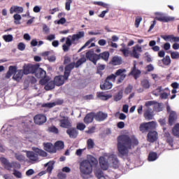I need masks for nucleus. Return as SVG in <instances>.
I'll return each instance as SVG.
<instances>
[{
	"label": "nucleus",
	"instance_id": "obj_14",
	"mask_svg": "<svg viewBox=\"0 0 179 179\" xmlns=\"http://www.w3.org/2000/svg\"><path fill=\"white\" fill-rule=\"evenodd\" d=\"M66 133L69 135V138L72 139H76V138H78V135H79L78 129L72 126L66 131Z\"/></svg>",
	"mask_w": 179,
	"mask_h": 179
},
{
	"label": "nucleus",
	"instance_id": "obj_49",
	"mask_svg": "<svg viewBox=\"0 0 179 179\" xmlns=\"http://www.w3.org/2000/svg\"><path fill=\"white\" fill-rule=\"evenodd\" d=\"M115 79H117V76L115 74H110V76H108L106 78V80L110 82V80H112V82L115 83Z\"/></svg>",
	"mask_w": 179,
	"mask_h": 179
},
{
	"label": "nucleus",
	"instance_id": "obj_42",
	"mask_svg": "<svg viewBox=\"0 0 179 179\" xmlns=\"http://www.w3.org/2000/svg\"><path fill=\"white\" fill-rule=\"evenodd\" d=\"M108 159H112V163L113 166H115V167H118V158H117V157H115V155H110L108 157Z\"/></svg>",
	"mask_w": 179,
	"mask_h": 179
},
{
	"label": "nucleus",
	"instance_id": "obj_18",
	"mask_svg": "<svg viewBox=\"0 0 179 179\" xmlns=\"http://www.w3.org/2000/svg\"><path fill=\"white\" fill-rule=\"evenodd\" d=\"M107 117H108V115L107 113H103L102 111H99L96 113H94V120L99 122H101V121H104L107 118Z\"/></svg>",
	"mask_w": 179,
	"mask_h": 179
},
{
	"label": "nucleus",
	"instance_id": "obj_44",
	"mask_svg": "<svg viewBox=\"0 0 179 179\" xmlns=\"http://www.w3.org/2000/svg\"><path fill=\"white\" fill-rule=\"evenodd\" d=\"M165 92H163L160 95L161 99H164V100L169 98V94H170V90H169V88H165Z\"/></svg>",
	"mask_w": 179,
	"mask_h": 179
},
{
	"label": "nucleus",
	"instance_id": "obj_9",
	"mask_svg": "<svg viewBox=\"0 0 179 179\" xmlns=\"http://www.w3.org/2000/svg\"><path fill=\"white\" fill-rule=\"evenodd\" d=\"M38 68L37 64H27L23 66V73L24 75H29V73H34L36 69Z\"/></svg>",
	"mask_w": 179,
	"mask_h": 179
},
{
	"label": "nucleus",
	"instance_id": "obj_1",
	"mask_svg": "<svg viewBox=\"0 0 179 179\" xmlns=\"http://www.w3.org/2000/svg\"><path fill=\"white\" fill-rule=\"evenodd\" d=\"M138 145H139L138 139H131L127 134L117 136V152L120 156H127L129 153V150L132 149V146H138Z\"/></svg>",
	"mask_w": 179,
	"mask_h": 179
},
{
	"label": "nucleus",
	"instance_id": "obj_31",
	"mask_svg": "<svg viewBox=\"0 0 179 179\" xmlns=\"http://www.w3.org/2000/svg\"><path fill=\"white\" fill-rule=\"evenodd\" d=\"M122 48L120 49V52H122L123 56L127 58L129 57V48H125V45L122 44Z\"/></svg>",
	"mask_w": 179,
	"mask_h": 179
},
{
	"label": "nucleus",
	"instance_id": "obj_30",
	"mask_svg": "<svg viewBox=\"0 0 179 179\" xmlns=\"http://www.w3.org/2000/svg\"><path fill=\"white\" fill-rule=\"evenodd\" d=\"M177 120V113L175 111H171L169 117V125H173L174 122Z\"/></svg>",
	"mask_w": 179,
	"mask_h": 179
},
{
	"label": "nucleus",
	"instance_id": "obj_45",
	"mask_svg": "<svg viewBox=\"0 0 179 179\" xmlns=\"http://www.w3.org/2000/svg\"><path fill=\"white\" fill-rule=\"evenodd\" d=\"M3 39L4 40V41H6V43H10V41H13V36H12L11 34L3 35Z\"/></svg>",
	"mask_w": 179,
	"mask_h": 179
},
{
	"label": "nucleus",
	"instance_id": "obj_54",
	"mask_svg": "<svg viewBox=\"0 0 179 179\" xmlns=\"http://www.w3.org/2000/svg\"><path fill=\"white\" fill-rule=\"evenodd\" d=\"M131 55L134 58H136V59H139V57H140L141 54H139V53H138V52H136V49H135V48H133V51H132Z\"/></svg>",
	"mask_w": 179,
	"mask_h": 179
},
{
	"label": "nucleus",
	"instance_id": "obj_57",
	"mask_svg": "<svg viewBox=\"0 0 179 179\" xmlns=\"http://www.w3.org/2000/svg\"><path fill=\"white\" fill-rule=\"evenodd\" d=\"M132 89H134V87L131 85H128V86L124 90L125 94H129V93L132 92Z\"/></svg>",
	"mask_w": 179,
	"mask_h": 179
},
{
	"label": "nucleus",
	"instance_id": "obj_11",
	"mask_svg": "<svg viewBox=\"0 0 179 179\" xmlns=\"http://www.w3.org/2000/svg\"><path fill=\"white\" fill-rule=\"evenodd\" d=\"M13 127L10 125H8L6 129H5V126H3V127L1 129V136H3V138H6V136L13 135Z\"/></svg>",
	"mask_w": 179,
	"mask_h": 179
},
{
	"label": "nucleus",
	"instance_id": "obj_64",
	"mask_svg": "<svg viewBox=\"0 0 179 179\" xmlns=\"http://www.w3.org/2000/svg\"><path fill=\"white\" fill-rule=\"evenodd\" d=\"M12 167H13L14 170H16V169H20L21 166H20V164H19L17 162H13Z\"/></svg>",
	"mask_w": 179,
	"mask_h": 179
},
{
	"label": "nucleus",
	"instance_id": "obj_33",
	"mask_svg": "<svg viewBox=\"0 0 179 179\" xmlns=\"http://www.w3.org/2000/svg\"><path fill=\"white\" fill-rule=\"evenodd\" d=\"M148 160V162H155V160H157V153L155 152H150Z\"/></svg>",
	"mask_w": 179,
	"mask_h": 179
},
{
	"label": "nucleus",
	"instance_id": "obj_50",
	"mask_svg": "<svg viewBox=\"0 0 179 179\" xmlns=\"http://www.w3.org/2000/svg\"><path fill=\"white\" fill-rule=\"evenodd\" d=\"M94 175L99 178H103L104 177V173L102 172L101 170H96L94 173Z\"/></svg>",
	"mask_w": 179,
	"mask_h": 179
},
{
	"label": "nucleus",
	"instance_id": "obj_55",
	"mask_svg": "<svg viewBox=\"0 0 179 179\" xmlns=\"http://www.w3.org/2000/svg\"><path fill=\"white\" fill-rule=\"evenodd\" d=\"M142 22V17L138 16L136 17L135 20V26L136 27H139V24H141V22Z\"/></svg>",
	"mask_w": 179,
	"mask_h": 179
},
{
	"label": "nucleus",
	"instance_id": "obj_29",
	"mask_svg": "<svg viewBox=\"0 0 179 179\" xmlns=\"http://www.w3.org/2000/svg\"><path fill=\"white\" fill-rule=\"evenodd\" d=\"M110 64L114 66L122 65V57H121L120 56H114L111 59Z\"/></svg>",
	"mask_w": 179,
	"mask_h": 179
},
{
	"label": "nucleus",
	"instance_id": "obj_59",
	"mask_svg": "<svg viewBox=\"0 0 179 179\" xmlns=\"http://www.w3.org/2000/svg\"><path fill=\"white\" fill-rule=\"evenodd\" d=\"M71 3H72V0H66V3H65L66 10H71Z\"/></svg>",
	"mask_w": 179,
	"mask_h": 179
},
{
	"label": "nucleus",
	"instance_id": "obj_13",
	"mask_svg": "<svg viewBox=\"0 0 179 179\" xmlns=\"http://www.w3.org/2000/svg\"><path fill=\"white\" fill-rule=\"evenodd\" d=\"M36 66H38V68L35 69V72L34 73L36 78H38V79L45 78V76H47V72H45V71H44L43 69L40 68V64H36Z\"/></svg>",
	"mask_w": 179,
	"mask_h": 179
},
{
	"label": "nucleus",
	"instance_id": "obj_43",
	"mask_svg": "<svg viewBox=\"0 0 179 179\" xmlns=\"http://www.w3.org/2000/svg\"><path fill=\"white\" fill-rule=\"evenodd\" d=\"M48 132H52V134H59V131L58 130V128H57L55 126H51L49 127L48 129Z\"/></svg>",
	"mask_w": 179,
	"mask_h": 179
},
{
	"label": "nucleus",
	"instance_id": "obj_41",
	"mask_svg": "<svg viewBox=\"0 0 179 179\" xmlns=\"http://www.w3.org/2000/svg\"><path fill=\"white\" fill-rule=\"evenodd\" d=\"M48 166V168L46 169L47 172L49 173H51L53 169H54V162H48L46 164H45V166L47 167Z\"/></svg>",
	"mask_w": 179,
	"mask_h": 179
},
{
	"label": "nucleus",
	"instance_id": "obj_16",
	"mask_svg": "<svg viewBox=\"0 0 179 179\" xmlns=\"http://www.w3.org/2000/svg\"><path fill=\"white\" fill-rule=\"evenodd\" d=\"M143 117L148 121H150V120H153V118L155 117V112L152 108H148L144 110Z\"/></svg>",
	"mask_w": 179,
	"mask_h": 179
},
{
	"label": "nucleus",
	"instance_id": "obj_63",
	"mask_svg": "<svg viewBox=\"0 0 179 179\" xmlns=\"http://www.w3.org/2000/svg\"><path fill=\"white\" fill-rule=\"evenodd\" d=\"M161 37L163 40H165V41H169L172 43L173 35L162 36Z\"/></svg>",
	"mask_w": 179,
	"mask_h": 179
},
{
	"label": "nucleus",
	"instance_id": "obj_53",
	"mask_svg": "<svg viewBox=\"0 0 179 179\" xmlns=\"http://www.w3.org/2000/svg\"><path fill=\"white\" fill-rule=\"evenodd\" d=\"M94 5H98V6H103V8H108V4L103 3V1H94Z\"/></svg>",
	"mask_w": 179,
	"mask_h": 179
},
{
	"label": "nucleus",
	"instance_id": "obj_58",
	"mask_svg": "<svg viewBox=\"0 0 179 179\" xmlns=\"http://www.w3.org/2000/svg\"><path fill=\"white\" fill-rule=\"evenodd\" d=\"M171 57L172 58V59H178L179 52H171Z\"/></svg>",
	"mask_w": 179,
	"mask_h": 179
},
{
	"label": "nucleus",
	"instance_id": "obj_8",
	"mask_svg": "<svg viewBox=\"0 0 179 179\" xmlns=\"http://www.w3.org/2000/svg\"><path fill=\"white\" fill-rule=\"evenodd\" d=\"M115 75L117 78V76H119L117 80V84L120 85V83H122L125 78H127V69H119L118 70L116 71L115 73Z\"/></svg>",
	"mask_w": 179,
	"mask_h": 179
},
{
	"label": "nucleus",
	"instance_id": "obj_2",
	"mask_svg": "<svg viewBox=\"0 0 179 179\" xmlns=\"http://www.w3.org/2000/svg\"><path fill=\"white\" fill-rule=\"evenodd\" d=\"M99 162L94 157L90 156L88 159L83 160L80 163V176L83 179H89L93 173V166H96Z\"/></svg>",
	"mask_w": 179,
	"mask_h": 179
},
{
	"label": "nucleus",
	"instance_id": "obj_23",
	"mask_svg": "<svg viewBox=\"0 0 179 179\" xmlns=\"http://www.w3.org/2000/svg\"><path fill=\"white\" fill-rule=\"evenodd\" d=\"M42 56L43 57H48L47 59L49 62H55V60L57 59V57L52 53L51 51H46L42 53Z\"/></svg>",
	"mask_w": 179,
	"mask_h": 179
},
{
	"label": "nucleus",
	"instance_id": "obj_35",
	"mask_svg": "<svg viewBox=\"0 0 179 179\" xmlns=\"http://www.w3.org/2000/svg\"><path fill=\"white\" fill-rule=\"evenodd\" d=\"M56 85L55 81H49L47 85H45V90H52L55 87Z\"/></svg>",
	"mask_w": 179,
	"mask_h": 179
},
{
	"label": "nucleus",
	"instance_id": "obj_7",
	"mask_svg": "<svg viewBox=\"0 0 179 179\" xmlns=\"http://www.w3.org/2000/svg\"><path fill=\"white\" fill-rule=\"evenodd\" d=\"M155 20H158V22H162L163 23H169V22L174 21V17L166 16V14L162 13H155Z\"/></svg>",
	"mask_w": 179,
	"mask_h": 179
},
{
	"label": "nucleus",
	"instance_id": "obj_56",
	"mask_svg": "<svg viewBox=\"0 0 179 179\" xmlns=\"http://www.w3.org/2000/svg\"><path fill=\"white\" fill-rule=\"evenodd\" d=\"M85 128H86V125L85 124L78 123V124H77L76 129H79V131H84Z\"/></svg>",
	"mask_w": 179,
	"mask_h": 179
},
{
	"label": "nucleus",
	"instance_id": "obj_22",
	"mask_svg": "<svg viewBox=\"0 0 179 179\" xmlns=\"http://www.w3.org/2000/svg\"><path fill=\"white\" fill-rule=\"evenodd\" d=\"M17 72V66H10L8 67V71L6 73V79H10L12 77V75Z\"/></svg>",
	"mask_w": 179,
	"mask_h": 179
},
{
	"label": "nucleus",
	"instance_id": "obj_19",
	"mask_svg": "<svg viewBox=\"0 0 179 179\" xmlns=\"http://www.w3.org/2000/svg\"><path fill=\"white\" fill-rule=\"evenodd\" d=\"M65 80H68V79L65 78V73H64V76H57L54 78L56 86H62L65 83Z\"/></svg>",
	"mask_w": 179,
	"mask_h": 179
},
{
	"label": "nucleus",
	"instance_id": "obj_6",
	"mask_svg": "<svg viewBox=\"0 0 179 179\" xmlns=\"http://www.w3.org/2000/svg\"><path fill=\"white\" fill-rule=\"evenodd\" d=\"M83 37H85V31H79L78 34L72 36L71 41L69 38H66L65 45L71 47L72 44H76L75 41H79Z\"/></svg>",
	"mask_w": 179,
	"mask_h": 179
},
{
	"label": "nucleus",
	"instance_id": "obj_27",
	"mask_svg": "<svg viewBox=\"0 0 179 179\" xmlns=\"http://www.w3.org/2000/svg\"><path fill=\"white\" fill-rule=\"evenodd\" d=\"M99 164L102 170H107L108 169V161L104 157H99Z\"/></svg>",
	"mask_w": 179,
	"mask_h": 179
},
{
	"label": "nucleus",
	"instance_id": "obj_37",
	"mask_svg": "<svg viewBox=\"0 0 179 179\" xmlns=\"http://www.w3.org/2000/svg\"><path fill=\"white\" fill-rule=\"evenodd\" d=\"M94 148V141H93V139L89 138L87 141V149L88 150H90Z\"/></svg>",
	"mask_w": 179,
	"mask_h": 179
},
{
	"label": "nucleus",
	"instance_id": "obj_32",
	"mask_svg": "<svg viewBox=\"0 0 179 179\" xmlns=\"http://www.w3.org/2000/svg\"><path fill=\"white\" fill-rule=\"evenodd\" d=\"M23 78V71L22 70H17V73L14 74L13 76V79L16 80V82H19Z\"/></svg>",
	"mask_w": 179,
	"mask_h": 179
},
{
	"label": "nucleus",
	"instance_id": "obj_34",
	"mask_svg": "<svg viewBox=\"0 0 179 179\" xmlns=\"http://www.w3.org/2000/svg\"><path fill=\"white\" fill-rule=\"evenodd\" d=\"M55 148L56 149V152H57V150H62V149H64V144L63 141H57L55 143Z\"/></svg>",
	"mask_w": 179,
	"mask_h": 179
},
{
	"label": "nucleus",
	"instance_id": "obj_21",
	"mask_svg": "<svg viewBox=\"0 0 179 179\" xmlns=\"http://www.w3.org/2000/svg\"><path fill=\"white\" fill-rule=\"evenodd\" d=\"M44 150L48 153H57L55 145H52L51 143H46L43 144Z\"/></svg>",
	"mask_w": 179,
	"mask_h": 179
},
{
	"label": "nucleus",
	"instance_id": "obj_26",
	"mask_svg": "<svg viewBox=\"0 0 179 179\" xmlns=\"http://www.w3.org/2000/svg\"><path fill=\"white\" fill-rule=\"evenodd\" d=\"M113 88V83L108 81V80H105L103 83H101L100 89L101 90H110V89Z\"/></svg>",
	"mask_w": 179,
	"mask_h": 179
},
{
	"label": "nucleus",
	"instance_id": "obj_60",
	"mask_svg": "<svg viewBox=\"0 0 179 179\" xmlns=\"http://www.w3.org/2000/svg\"><path fill=\"white\" fill-rule=\"evenodd\" d=\"M166 142L171 148H173L174 145V138L173 137H169V138H166Z\"/></svg>",
	"mask_w": 179,
	"mask_h": 179
},
{
	"label": "nucleus",
	"instance_id": "obj_15",
	"mask_svg": "<svg viewBox=\"0 0 179 179\" xmlns=\"http://www.w3.org/2000/svg\"><path fill=\"white\" fill-rule=\"evenodd\" d=\"M75 68V62H71L67 64L64 68V78L68 79L71 75L72 69Z\"/></svg>",
	"mask_w": 179,
	"mask_h": 179
},
{
	"label": "nucleus",
	"instance_id": "obj_10",
	"mask_svg": "<svg viewBox=\"0 0 179 179\" xmlns=\"http://www.w3.org/2000/svg\"><path fill=\"white\" fill-rule=\"evenodd\" d=\"M141 73H142V71L141 70L136 69V61H134V66L131 69V71L129 73V76H131L134 78L136 80H138L139 76H141Z\"/></svg>",
	"mask_w": 179,
	"mask_h": 179
},
{
	"label": "nucleus",
	"instance_id": "obj_25",
	"mask_svg": "<svg viewBox=\"0 0 179 179\" xmlns=\"http://www.w3.org/2000/svg\"><path fill=\"white\" fill-rule=\"evenodd\" d=\"M61 128H66V129L71 128L72 127V123L69 121V119L64 118L59 120Z\"/></svg>",
	"mask_w": 179,
	"mask_h": 179
},
{
	"label": "nucleus",
	"instance_id": "obj_48",
	"mask_svg": "<svg viewBox=\"0 0 179 179\" xmlns=\"http://www.w3.org/2000/svg\"><path fill=\"white\" fill-rule=\"evenodd\" d=\"M13 18L16 20L14 22L15 24H20V22L19 20H22V16L19 14H15L13 15Z\"/></svg>",
	"mask_w": 179,
	"mask_h": 179
},
{
	"label": "nucleus",
	"instance_id": "obj_38",
	"mask_svg": "<svg viewBox=\"0 0 179 179\" xmlns=\"http://www.w3.org/2000/svg\"><path fill=\"white\" fill-rule=\"evenodd\" d=\"M141 84L143 89H149V87H150V83L149 82V80L144 79L141 80Z\"/></svg>",
	"mask_w": 179,
	"mask_h": 179
},
{
	"label": "nucleus",
	"instance_id": "obj_24",
	"mask_svg": "<svg viewBox=\"0 0 179 179\" xmlns=\"http://www.w3.org/2000/svg\"><path fill=\"white\" fill-rule=\"evenodd\" d=\"M0 162L3 164L4 169H6V170H8V171H12V162H9V160L5 157H1Z\"/></svg>",
	"mask_w": 179,
	"mask_h": 179
},
{
	"label": "nucleus",
	"instance_id": "obj_3",
	"mask_svg": "<svg viewBox=\"0 0 179 179\" xmlns=\"http://www.w3.org/2000/svg\"><path fill=\"white\" fill-rule=\"evenodd\" d=\"M85 57L89 61L92 62L94 65H97V62L99 59H103V61H108V58H110V52H103L97 55L94 53V51L89 50L86 52Z\"/></svg>",
	"mask_w": 179,
	"mask_h": 179
},
{
	"label": "nucleus",
	"instance_id": "obj_20",
	"mask_svg": "<svg viewBox=\"0 0 179 179\" xmlns=\"http://www.w3.org/2000/svg\"><path fill=\"white\" fill-rule=\"evenodd\" d=\"M158 134L156 131H149L147 136V141L153 143V142H156L157 141Z\"/></svg>",
	"mask_w": 179,
	"mask_h": 179
},
{
	"label": "nucleus",
	"instance_id": "obj_61",
	"mask_svg": "<svg viewBox=\"0 0 179 179\" xmlns=\"http://www.w3.org/2000/svg\"><path fill=\"white\" fill-rule=\"evenodd\" d=\"M92 41H93V40H92V39L88 40L85 43V45L81 48H80V50H78V52H80V51H82V50L86 48V47H89V45H90V43H92Z\"/></svg>",
	"mask_w": 179,
	"mask_h": 179
},
{
	"label": "nucleus",
	"instance_id": "obj_36",
	"mask_svg": "<svg viewBox=\"0 0 179 179\" xmlns=\"http://www.w3.org/2000/svg\"><path fill=\"white\" fill-rule=\"evenodd\" d=\"M162 64L165 65V66H169L170 64H171V59L170 58V56L166 55L165 57H164L162 59Z\"/></svg>",
	"mask_w": 179,
	"mask_h": 179
},
{
	"label": "nucleus",
	"instance_id": "obj_4",
	"mask_svg": "<svg viewBox=\"0 0 179 179\" xmlns=\"http://www.w3.org/2000/svg\"><path fill=\"white\" fill-rule=\"evenodd\" d=\"M34 152L33 151H28L27 152V157L29 160L31 162H37L38 160V156L41 157H47V152L43 150H40L39 148H35Z\"/></svg>",
	"mask_w": 179,
	"mask_h": 179
},
{
	"label": "nucleus",
	"instance_id": "obj_17",
	"mask_svg": "<svg viewBox=\"0 0 179 179\" xmlns=\"http://www.w3.org/2000/svg\"><path fill=\"white\" fill-rule=\"evenodd\" d=\"M61 104H64V100L57 99L55 102L43 103L42 107H45L46 108H52V107H55V106H61Z\"/></svg>",
	"mask_w": 179,
	"mask_h": 179
},
{
	"label": "nucleus",
	"instance_id": "obj_40",
	"mask_svg": "<svg viewBox=\"0 0 179 179\" xmlns=\"http://www.w3.org/2000/svg\"><path fill=\"white\" fill-rule=\"evenodd\" d=\"M85 62H86V57H83L81 58H80L76 63H75V68H78L80 66V65H82V64H85Z\"/></svg>",
	"mask_w": 179,
	"mask_h": 179
},
{
	"label": "nucleus",
	"instance_id": "obj_51",
	"mask_svg": "<svg viewBox=\"0 0 179 179\" xmlns=\"http://www.w3.org/2000/svg\"><path fill=\"white\" fill-rule=\"evenodd\" d=\"M122 99V92H119L116 95L114 96L115 101H120Z\"/></svg>",
	"mask_w": 179,
	"mask_h": 179
},
{
	"label": "nucleus",
	"instance_id": "obj_52",
	"mask_svg": "<svg viewBox=\"0 0 179 179\" xmlns=\"http://www.w3.org/2000/svg\"><path fill=\"white\" fill-rule=\"evenodd\" d=\"M50 82V79L47 78H42L40 81L39 83L40 85H41L42 86H44V85H47L48 84V83Z\"/></svg>",
	"mask_w": 179,
	"mask_h": 179
},
{
	"label": "nucleus",
	"instance_id": "obj_62",
	"mask_svg": "<svg viewBox=\"0 0 179 179\" xmlns=\"http://www.w3.org/2000/svg\"><path fill=\"white\" fill-rule=\"evenodd\" d=\"M17 49L20 51H24V50H26V45H24L23 43H20L17 45Z\"/></svg>",
	"mask_w": 179,
	"mask_h": 179
},
{
	"label": "nucleus",
	"instance_id": "obj_5",
	"mask_svg": "<svg viewBox=\"0 0 179 179\" xmlns=\"http://www.w3.org/2000/svg\"><path fill=\"white\" fill-rule=\"evenodd\" d=\"M156 128V122L152 121L148 122H143L140 124L139 130L142 134H146L149 131H152Z\"/></svg>",
	"mask_w": 179,
	"mask_h": 179
},
{
	"label": "nucleus",
	"instance_id": "obj_46",
	"mask_svg": "<svg viewBox=\"0 0 179 179\" xmlns=\"http://www.w3.org/2000/svg\"><path fill=\"white\" fill-rule=\"evenodd\" d=\"M13 174L15 178H22V177H23V176L22 175V172H20L16 169H13Z\"/></svg>",
	"mask_w": 179,
	"mask_h": 179
},
{
	"label": "nucleus",
	"instance_id": "obj_28",
	"mask_svg": "<svg viewBox=\"0 0 179 179\" xmlns=\"http://www.w3.org/2000/svg\"><path fill=\"white\" fill-rule=\"evenodd\" d=\"M94 120V113L91 112L90 113H87L85 115V117H84L83 122H85V124H92Z\"/></svg>",
	"mask_w": 179,
	"mask_h": 179
},
{
	"label": "nucleus",
	"instance_id": "obj_12",
	"mask_svg": "<svg viewBox=\"0 0 179 179\" xmlns=\"http://www.w3.org/2000/svg\"><path fill=\"white\" fill-rule=\"evenodd\" d=\"M34 121L36 125H43L47 122V117L43 114H38L34 117Z\"/></svg>",
	"mask_w": 179,
	"mask_h": 179
},
{
	"label": "nucleus",
	"instance_id": "obj_39",
	"mask_svg": "<svg viewBox=\"0 0 179 179\" xmlns=\"http://www.w3.org/2000/svg\"><path fill=\"white\" fill-rule=\"evenodd\" d=\"M85 62H86V57H83L81 58H80L76 63H75V68H78L80 66V65H82V64H85Z\"/></svg>",
	"mask_w": 179,
	"mask_h": 179
},
{
	"label": "nucleus",
	"instance_id": "obj_47",
	"mask_svg": "<svg viewBox=\"0 0 179 179\" xmlns=\"http://www.w3.org/2000/svg\"><path fill=\"white\" fill-rule=\"evenodd\" d=\"M97 97H99V99H101V100H108V99H110V96L104 95L103 92L98 93Z\"/></svg>",
	"mask_w": 179,
	"mask_h": 179
}]
</instances>
